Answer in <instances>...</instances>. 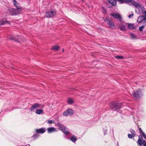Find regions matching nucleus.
<instances>
[{
  "mask_svg": "<svg viewBox=\"0 0 146 146\" xmlns=\"http://www.w3.org/2000/svg\"><path fill=\"white\" fill-rule=\"evenodd\" d=\"M109 2L111 4L115 6L116 4V0H108Z\"/></svg>",
  "mask_w": 146,
  "mask_h": 146,
  "instance_id": "aec40b11",
  "label": "nucleus"
},
{
  "mask_svg": "<svg viewBox=\"0 0 146 146\" xmlns=\"http://www.w3.org/2000/svg\"><path fill=\"white\" fill-rule=\"evenodd\" d=\"M13 3L14 5L17 7V9H12V11L14 12V13H11V14L12 15H17L21 13L22 9L19 3L17 2L16 0H13Z\"/></svg>",
  "mask_w": 146,
  "mask_h": 146,
  "instance_id": "f03ea898",
  "label": "nucleus"
},
{
  "mask_svg": "<svg viewBox=\"0 0 146 146\" xmlns=\"http://www.w3.org/2000/svg\"><path fill=\"white\" fill-rule=\"evenodd\" d=\"M139 130L140 131V134L141 135V133H142V132H143L142 131V129L141 128H139Z\"/></svg>",
  "mask_w": 146,
  "mask_h": 146,
  "instance_id": "72a5a7b5",
  "label": "nucleus"
},
{
  "mask_svg": "<svg viewBox=\"0 0 146 146\" xmlns=\"http://www.w3.org/2000/svg\"><path fill=\"white\" fill-rule=\"evenodd\" d=\"M141 135L142 136V137L143 136L146 139V135L143 132H142L141 133Z\"/></svg>",
  "mask_w": 146,
  "mask_h": 146,
  "instance_id": "bb28decb",
  "label": "nucleus"
},
{
  "mask_svg": "<svg viewBox=\"0 0 146 146\" xmlns=\"http://www.w3.org/2000/svg\"><path fill=\"white\" fill-rule=\"evenodd\" d=\"M104 21L108 25L110 28L113 29L115 28L114 23L111 19L109 18H107Z\"/></svg>",
  "mask_w": 146,
  "mask_h": 146,
  "instance_id": "39448f33",
  "label": "nucleus"
},
{
  "mask_svg": "<svg viewBox=\"0 0 146 146\" xmlns=\"http://www.w3.org/2000/svg\"><path fill=\"white\" fill-rule=\"evenodd\" d=\"M133 14H130L128 16V17L129 18H130L131 17H133Z\"/></svg>",
  "mask_w": 146,
  "mask_h": 146,
  "instance_id": "2f4dec72",
  "label": "nucleus"
},
{
  "mask_svg": "<svg viewBox=\"0 0 146 146\" xmlns=\"http://www.w3.org/2000/svg\"><path fill=\"white\" fill-rule=\"evenodd\" d=\"M110 15L114 18L118 19L119 21H121L122 17L121 16L119 13H113L111 14Z\"/></svg>",
  "mask_w": 146,
  "mask_h": 146,
  "instance_id": "f8f14e48",
  "label": "nucleus"
},
{
  "mask_svg": "<svg viewBox=\"0 0 146 146\" xmlns=\"http://www.w3.org/2000/svg\"><path fill=\"white\" fill-rule=\"evenodd\" d=\"M130 131L131 133L132 136H135V131L134 130L131 129L130 130Z\"/></svg>",
  "mask_w": 146,
  "mask_h": 146,
  "instance_id": "b1692460",
  "label": "nucleus"
},
{
  "mask_svg": "<svg viewBox=\"0 0 146 146\" xmlns=\"http://www.w3.org/2000/svg\"><path fill=\"white\" fill-rule=\"evenodd\" d=\"M35 131L37 133L42 134L44 133L45 132L46 130L45 128H42L38 129H36Z\"/></svg>",
  "mask_w": 146,
  "mask_h": 146,
  "instance_id": "2eb2a0df",
  "label": "nucleus"
},
{
  "mask_svg": "<svg viewBox=\"0 0 146 146\" xmlns=\"http://www.w3.org/2000/svg\"><path fill=\"white\" fill-rule=\"evenodd\" d=\"M115 57L117 59H122L123 58V56H115Z\"/></svg>",
  "mask_w": 146,
  "mask_h": 146,
  "instance_id": "cd10ccee",
  "label": "nucleus"
},
{
  "mask_svg": "<svg viewBox=\"0 0 146 146\" xmlns=\"http://www.w3.org/2000/svg\"><path fill=\"white\" fill-rule=\"evenodd\" d=\"M44 107V105H42L38 103H35L33 105L31 108L30 110L31 111H33L38 108H43Z\"/></svg>",
  "mask_w": 146,
  "mask_h": 146,
  "instance_id": "0eeeda50",
  "label": "nucleus"
},
{
  "mask_svg": "<svg viewBox=\"0 0 146 146\" xmlns=\"http://www.w3.org/2000/svg\"><path fill=\"white\" fill-rule=\"evenodd\" d=\"M126 24L123 22H122L119 25V29L122 31H125L126 30Z\"/></svg>",
  "mask_w": 146,
  "mask_h": 146,
  "instance_id": "ddd939ff",
  "label": "nucleus"
},
{
  "mask_svg": "<svg viewBox=\"0 0 146 146\" xmlns=\"http://www.w3.org/2000/svg\"><path fill=\"white\" fill-rule=\"evenodd\" d=\"M70 140L73 142H75L77 140V137L74 135H72L70 138Z\"/></svg>",
  "mask_w": 146,
  "mask_h": 146,
  "instance_id": "4be33fe9",
  "label": "nucleus"
},
{
  "mask_svg": "<svg viewBox=\"0 0 146 146\" xmlns=\"http://www.w3.org/2000/svg\"><path fill=\"white\" fill-rule=\"evenodd\" d=\"M131 5H133L135 7V12L138 14H141L144 13L145 8L143 5L133 0Z\"/></svg>",
  "mask_w": 146,
  "mask_h": 146,
  "instance_id": "f257e3e1",
  "label": "nucleus"
},
{
  "mask_svg": "<svg viewBox=\"0 0 146 146\" xmlns=\"http://www.w3.org/2000/svg\"><path fill=\"white\" fill-rule=\"evenodd\" d=\"M59 48L60 47L59 46L56 45L52 46L51 49L54 51H56L58 50Z\"/></svg>",
  "mask_w": 146,
  "mask_h": 146,
  "instance_id": "6ab92c4d",
  "label": "nucleus"
},
{
  "mask_svg": "<svg viewBox=\"0 0 146 146\" xmlns=\"http://www.w3.org/2000/svg\"><path fill=\"white\" fill-rule=\"evenodd\" d=\"M47 130L48 133H51L57 131L56 129L54 127H51L47 128Z\"/></svg>",
  "mask_w": 146,
  "mask_h": 146,
  "instance_id": "dca6fc26",
  "label": "nucleus"
},
{
  "mask_svg": "<svg viewBox=\"0 0 146 146\" xmlns=\"http://www.w3.org/2000/svg\"><path fill=\"white\" fill-rule=\"evenodd\" d=\"M140 137H141V138H139L138 139L137 142V143L139 146H142L143 144V145L144 143H146V142L144 140L142 141L143 139V138L142 137V135H140V136L139 137V138Z\"/></svg>",
  "mask_w": 146,
  "mask_h": 146,
  "instance_id": "9b49d317",
  "label": "nucleus"
},
{
  "mask_svg": "<svg viewBox=\"0 0 146 146\" xmlns=\"http://www.w3.org/2000/svg\"><path fill=\"white\" fill-rule=\"evenodd\" d=\"M103 10H104V11H105V12L106 11V10L104 9Z\"/></svg>",
  "mask_w": 146,
  "mask_h": 146,
  "instance_id": "4c0bfd02",
  "label": "nucleus"
},
{
  "mask_svg": "<svg viewBox=\"0 0 146 146\" xmlns=\"http://www.w3.org/2000/svg\"><path fill=\"white\" fill-rule=\"evenodd\" d=\"M67 102L70 104H72L74 102L73 100L71 98H68L67 101Z\"/></svg>",
  "mask_w": 146,
  "mask_h": 146,
  "instance_id": "412c9836",
  "label": "nucleus"
},
{
  "mask_svg": "<svg viewBox=\"0 0 146 146\" xmlns=\"http://www.w3.org/2000/svg\"><path fill=\"white\" fill-rule=\"evenodd\" d=\"M13 68H13V67H12V69H13Z\"/></svg>",
  "mask_w": 146,
  "mask_h": 146,
  "instance_id": "ea45409f",
  "label": "nucleus"
},
{
  "mask_svg": "<svg viewBox=\"0 0 146 146\" xmlns=\"http://www.w3.org/2000/svg\"><path fill=\"white\" fill-rule=\"evenodd\" d=\"M10 38L11 40H14L15 41H17V40L13 36H11L10 37Z\"/></svg>",
  "mask_w": 146,
  "mask_h": 146,
  "instance_id": "a878e982",
  "label": "nucleus"
},
{
  "mask_svg": "<svg viewBox=\"0 0 146 146\" xmlns=\"http://www.w3.org/2000/svg\"><path fill=\"white\" fill-rule=\"evenodd\" d=\"M144 27L145 26L144 25H142L141 27H139V31H142L143 30Z\"/></svg>",
  "mask_w": 146,
  "mask_h": 146,
  "instance_id": "393cba45",
  "label": "nucleus"
},
{
  "mask_svg": "<svg viewBox=\"0 0 146 146\" xmlns=\"http://www.w3.org/2000/svg\"><path fill=\"white\" fill-rule=\"evenodd\" d=\"M128 28L130 29H135V27L134 24L128 23Z\"/></svg>",
  "mask_w": 146,
  "mask_h": 146,
  "instance_id": "a211bd4d",
  "label": "nucleus"
},
{
  "mask_svg": "<svg viewBox=\"0 0 146 146\" xmlns=\"http://www.w3.org/2000/svg\"><path fill=\"white\" fill-rule=\"evenodd\" d=\"M35 113L38 114H43V111L41 109H37L36 110Z\"/></svg>",
  "mask_w": 146,
  "mask_h": 146,
  "instance_id": "f3484780",
  "label": "nucleus"
},
{
  "mask_svg": "<svg viewBox=\"0 0 146 146\" xmlns=\"http://www.w3.org/2000/svg\"><path fill=\"white\" fill-rule=\"evenodd\" d=\"M56 126L58 127L59 130L61 131L65 134L66 135H68L69 134V132L68 131L67 128L63 124L59 123H57L56 125Z\"/></svg>",
  "mask_w": 146,
  "mask_h": 146,
  "instance_id": "7ed1b4c3",
  "label": "nucleus"
},
{
  "mask_svg": "<svg viewBox=\"0 0 146 146\" xmlns=\"http://www.w3.org/2000/svg\"><path fill=\"white\" fill-rule=\"evenodd\" d=\"M8 23H9V22L8 21H0V25H2Z\"/></svg>",
  "mask_w": 146,
  "mask_h": 146,
  "instance_id": "5701e85b",
  "label": "nucleus"
},
{
  "mask_svg": "<svg viewBox=\"0 0 146 146\" xmlns=\"http://www.w3.org/2000/svg\"><path fill=\"white\" fill-rule=\"evenodd\" d=\"M120 4L126 3L131 5L133 0H117Z\"/></svg>",
  "mask_w": 146,
  "mask_h": 146,
  "instance_id": "4468645a",
  "label": "nucleus"
},
{
  "mask_svg": "<svg viewBox=\"0 0 146 146\" xmlns=\"http://www.w3.org/2000/svg\"><path fill=\"white\" fill-rule=\"evenodd\" d=\"M47 123L49 124H51L54 123V121L52 120H49L48 121Z\"/></svg>",
  "mask_w": 146,
  "mask_h": 146,
  "instance_id": "c85d7f7f",
  "label": "nucleus"
},
{
  "mask_svg": "<svg viewBox=\"0 0 146 146\" xmlns=\"http://www.w3.org/2000/svg\"><path fill=\"white\" fill-rule=\"evenodd\" d=\"M133 96L135 98L138 99L142 95V92L141 90L136 91L133 94Z\"/></svg>",
  "mask_w": 146,
  "mask_h": 146,
  "instance_id": "9d476101",
  "label": "nucleus"
},
{
  "mask_svg": "<svg viewBox=\"0 0 146 146\" xmlns=\"http://www.w3.org/2000/svg\"><path fill=\"white\" fill-rule=\"evenodd\" d=\"M128 137L129 138H132L134 136H132L131 134H129L128 135Z\"/></svg>",
  "mask_w": 146,
  "mask_h": 146,
  "instance_id": "c756f323",
  "label": "nucleus"
},
{
  "mask_svg": "<svg viewBox=\"0 0 146 146\" xmlns=\"http://www.w3.org/2000/svg\"><path fill=\"white\" fill-rule=\"evenodd\" d=\"M143 146H146V143L143 144Z\"/></svg>",
  "mask_w": 146,
  "mask_h": 146,
  "instance_id": "c9c22d12",
  "label": "nucleus"
},
{
  "mask_svg": "<svg viewBox=\"0 0 146 146\" xmlns=\"http://www.w3.org/2000/svg\"><path fill=\"white\" fill-rule=\"evenodd\" d=\"M121 107V104L119 103L111 102L110 104V108L112 110L116 111Z\"/></svg>",
  "mask_w": 146,
  "mask_h": 146,
  "instance_id": "20e7f679",
  "label": "nucleus"
},
{
  "mask_svg": "<svg viewBox=\"0 0 146 146\" xmlns=\"http://www.w3.org/2000/svg\"><path fill=\"white\" fill-rule=\"evenodd\" d=\"M107 130L106 129V130H105L104 131V134L105 135H106V134H107Z\"/></svg>",
  "mask_w": 146,
  "mask_h": 146,
  "instance_id": "473e14b6",
  "label": "nucleus"
},
{
  "mask_svg": "<svg viewBox=\"0 0 146 146\" xmlns=\"http://www.w3.org/2000/svg\"><path fill=\"white\" fill-rule=\"evenodd\" d=\"M35 136V135H34L33 136H32V137H33Z\"/></svg>",
  "mask_w": 146,
  "mask_h": 146,
  "instance_id": "58836bf2",
  "label": "nucleus"
},
{
  "mask_svg": "<svg viewBox=\"0 0 146 146\" xmlns=\"http://www.w3.org/2000/svg\"><path fill=\"white\" fill-rule=\"evenodd\" d=\"M74 111L72 109L68 108L63 112V115L65 116L68 115H72L74 114Z\"/></svg>",
  "mask_w": 146,
  "mask_h": 146,
  "instance_id": "6e6552de",
  "label": "nucleus"
},
{
  "mask_svg": "<svg viewBox=\"0 0 146 146\" xmlns=\"http://www.w3.org/2000/svg\"><path fill=\"white\" fill-rule=\"evenodd\" d=\"M144 13H145V15L146 14V10L145 11H144Z\"/></svg>",
  "mask_w": 146,
  "mask_h": 146,
  "instance_id": "f704fd0d",
  "label": "nucleus"
},
{
  "mask_svg": "<svg viewBox=\"0 0 146 146\" xmlns=\"http://www.w3.org/2000/svg\"><path fill=\"white\" fill-rule=\"evenodd\" d=\"M137 21L138 23L144 24L146 23V15L145 16L140 15L137 18Z\"/></svg>",
  "mask_w": 146,
  "mask_h": 146,
  "instance_id": "423d86ee",
  "label": "nucleus"
},
{
  "mask_svg": "<svg viewBox=\"0 0 146 146\" xmlns=\"http://www.w3.org/2000/svg\"><path fill=\"white\" fill-rule=\"evenodd\" d=\"M56 13V12L54 10L51 9L46 12V16L47 17H50L54 16Z\"/></svg>",
  "mask_w": 146,
  "mask_h": 146,
  "instance_id": "1a4fd4ad",
  "label": "nucleus"
},
{
  "mask_svg": "<svg viewBox=\"0 0 146 146\" xmlns=\"http://www.w3.org/2000/svg\"><path fill=\"white\" fill-rule=\"evenodd\" d=\"M64 49L63 48L62 49V52H63L64 51Z\"/></svg>",
  "mask_w": 146,
  "mask_h": 146,
  "instance_id": "e433bc0d",
  "label": "nucleus"
},
{
  "mask_svg": "<svg viewBox=\"0 0 146 146\" xmlns=\"http://www.w3.org/2000/svg\"><path fill=\"white\" fill-rule=\"evenodd\" d=\"M130 36L132 38H133L135 37V35L131 33L130 34Z\"/></svg>",
  "mask_w": 146,
  "mask_h": 146,
  "instance_id": "7c9ffc66",
  "label": "nucleus"
}]
</instances>
